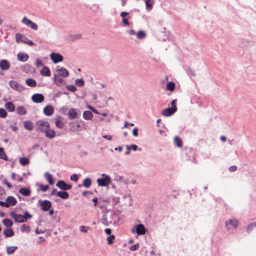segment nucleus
I'll list each match as a JSON object with an SVG mask.
<instances>
[{"mask_svg":"<svg viewBox=\"0 0 256 256\" xmlns=\"http://www.w3.org/2000/svg\"><path fill=\"white\" fill-rule=\"evenodd\" d=\"M96 182L99 186H106L108 188V185L112 183V179L109 175L102 174V177L97 179Z\"/></svg>","mask_w":256,"mask_h":256,"instance_id":"f257e3e1","label":"nucleus"},{"mask_svg":"<svg viewBox=\"0 0 256 256\" xmlns=\"http://www.w3.org/2000/svg\"><path fill=\"white\" fill-rule=\"evenodd\" d=\"M38 206L42 211L47 212L52 207V204L50 201L47 200H39L38 202Z\"/></svg>","mask_w":256,"mask_h":256,"instance_id":"f03ea898","label":"nucleus"},{"mask_svg":"<svg viewBox=\"0 0 256 256\" xmlns=\"http://www.w3.org/2000/svg\"><path fill=\"white\" fill-rule=\"evenodd\" d=\"M147 230L143 224H138L134 226L131 232L132 233L136 234L138 236H142L145 234Z\"/></svg>","mask_w":256,"mask_h":256,"instance_id":"7ed1b4c3","label":"nucleus"},{"mask_svg":"<svg viewBox=\"0 0 256 256\" xmlns=\"http://www.w3.org/2000/svg\"><path fill=\"white\" fill-rule=\"evenodd\" d=\"M80 123L84 124V122L82 120L80 121H72L68 123L69 129L70 131L73 132H76L82 130Z\"/></svg>","mask_w":256,"mask_h":256,"instance_id":"20e7f679","label":"nucleus"},{"mask_svg":"<svg viewBox=\"0 0 256 256\" xmlns=\"http://www.w3.org/2000/svg\"><path fill=\"white\" fill-rule=\"evenodd\" d=\"M69 120H72L79 118L81 116V112L79 109L70 108L67 114Z\"/></svg>","mask_w":256,"mask_h":256,"instance_id":"39448f33","label":"nucleus"},{"mask_svg":"<svg viewBox=\"0 0 256 256\" xmlns=\"http://www.w3.org/2000/svg\"><path fill=\"white\" fill-rule=\"evenodd\" d=\"M8 84L10 88L18 92H22L25 90V88L24 86L14 80L9 81Z\"/></svg>","mask_w":256,"mask_h":256,"instance_id":"423d86ee","label":"nucleus"},{"mask_svg":"<svg viewBox=\"0 0 256 256\" xmlns=\"http://www.w3.org/2000/svg\"><path fill=\"white\" fill-rule=\"evenodd\" d=\"M56 186L58 188L62 190H68L72 188V184L70 183H67L64 180H59L57 182Z\"/></svg>","mask_w":256,"mask_h":256,"instance_id":"0eeeda50","label":"nucleus"},{"mask_svg":"<svg viewBox=\"0 0 256 256\" xmlns=\"http://www.w3.org/2000/svg\"><path fill=\"white\" fill-rule=\"evenodd\" d=\"M50 57L53 63L54 64L62 62L64 60L63 56L60 54L58 52H52L50 55Z\"/></svg>","mask_w":256,"mask_h":256,"instance_id":"6e6552de","label":"nucleus"},{"mask_svg":"<svg viewBox=\"0 0 256 256\" xmlns=\"http://www.w3.org/2000/svg\"><path fill=\"white\" fill-rule=\"evenodd\" d=\"M22 22L34 30H36L38 29V26L37 24L33 22L30 20L26 16H24L22 20Z\"/></svg>","mask_w":256,"mask_h":256,"instance_id":"1a4fd4ad","label":"nucleus"},{"mask_svg":"<svg viewBox=\"0 0 256 256\" xmlns=\"http://www.w3.org/2000/svg\"><path fill=\"white\" fill-rule=\"evenodd\" d=\"M56 72H58V76L63 78H67L70 75L69 72L66 68L59 66H56Z\"/></svg>","mask_w":256,"mask_h":256,"instance_id":"9d476101","label":"nucleus"},{"mask_svg":"<svg viewBox=\"0 0 256 256\" xmlns=\"http://www.w3.org/2000/svg\"><path fill=\"white\" fill-rule=\"evenodd\" d=\"M238 224V220L236 219H234V220L230 219V220H226L225 222V226L228 230L230 229L231 228L230 226H232V228L236 229L237 228Z\"/></svg>","mask_w":256,"mask_h":256,"instance_id":"9b49d317","label":"nucleus"},{"mask_svg":"<svg viewBox=\"0 0 256 256\" xmlns=\"http://www.w3.org/2000/svg\"><path fill=\"white\" fill-rule=\"evenodd\" d=\"M10 216L16 222L18 223H24V218L23 214H18L15 211H12L10 212Z\"/></svg>","mask_w":256,"mask_h":256,"instance_id":"f8f14e48","label":"nucleus"},{"mask_svg":"<svg viewBox=\"0 0 256 256\" xmlns=\"http://www.w3.org/2000/svg\"><path fill=\"white\" fill-rule=\"evenodd\" d=\"M31 99L34 103L39 104L44 101V97L42 94L36 93L32 96Z\"/></svg>","mask_w":256,"mask_h":256,"instance_id":"ddd939ff","label":"nucleus"},{"mask_svg":"<svg viewBox=\"0 0 256 256\" xmlns=\"http://www.w3.org/2000/svg\"><path fill=\"white\" fill-rule=\"evenodd\" d=\"M44 114L46 116H50L54 112V108L51 104L46 106L43 110Z\"/></svg>","mask_w":256,"mask_h":256,"instance_id":"4468645a","label":"nucleus"},{"mask_svg":"<svg viewBox=\"0 0 256 256\" xmlns=\"http://www.w3.org/2000/svg\"><path fill=\"white\" fill-rule=\"evenodd\" d=\"M176 110L173 109L172 108L168 106L167 108H164L162 112V114L164 116H170L174 114Z\"/></svg>","mask_w":256,"mask_h":256,"instance_id":"2eb2a0df","label":"nucleus"},{"mask_svg":"<svg viewBox=\"0 0 256 256\" xmlns=\"http://www.w3.org/2000/svg\"><path fill=\"white\" fill-rule=\"evenodd\" d=\"M10 63L8 60L3 59L0 60V68L2 70H8L10 68Z\"/></svg>","mask_w":256,"mask_h":256,"instance_id":"dca6fc26","label":"nucleus"},{"mask_svg":"<svg viewBox=\"0 0 256 256\" xmlns=\"http://www.w3.org/2000/svg\"><path fill=\"white\" fill-rule=\"evenodd\" d=\"M45 120H39L36 122V126H37L36 130L38 132H40L44 133V132L45 128Z\"/></svg>","mask_w":256,"mask_h":256,"instance_id":"f3484780","label":"nucleus"},{"mask_svg":"<svg viewBox=\"0 0 256 256\" xmlns=\"http://www.w3.org/2000/svg\"><path fill=\"white\" fill-rule=\"evenodd\" d=\"M6 202H8L7 208L12 206L16 204L18 202L16 199L13 196H8L6 199Z\"/></svg>","mask_w":256,"mask_h":256,"instance_id":"a211bd4d","label":"nucleus"},{"mask_svg":"<svg viewBox=\"0 0 256 256\" xmlns=\"http://www.w3.org/2000/svg\"><path fill=\"white\" fill-rule=\"evenodd\" d=\"M63 118L60 116H57L54 118V122L56 126L60 128H62L64 125V123L62 122Z\"/></svg>","mask_w":256,"mask_h":256,"instance_id":"6ab92c4d","label":"nucleus"},{"mask_svg":"<svg viewBox=\"0 0 256 256\" xmlns=\"http://www.w3.org/2000/svg\"><path fill=\"white\" fill-rule=\"evenodd\" d=\"M28 39L26 36L20 33H17L16 34V40L18 43L22 42L25 44Z\"/></svg>","mask_w":256,"mask_h":256,"instance_id":"aec40b11","label":"nucleus"},{"mask_svg":"<svg viewBox=\"0 0 256 256\" xmlns=\"http://www.w3.org/2000/svg\"><path fill=\"white\" fill-rule=\"evenodd\" d=\"M28 55L25 53L20 52L17 54V59L18 60L22 62H25L28 59Z\"/></svg>","mask_w":256,"mask_h":256,"instance_id":"412c9836","label":"nucleus"},{"mask_svg":"<svg viewBox=\"0 0 256 256\" xmlns=\"http://www.w3.org/2000/svg\"><path fill=\"white\" fill-rule=\"evenodd\" d=\"M92 183V182L91 178H86L84 180L82 184H79L78 186L80 188L83 186L86 188H89L91 186Z\"/></svg>","mask_w":256,"mask_h":256,"instance_id":"4be33fe9","label":"nucleus"},{"mask_svg":"<svg viewBox=\"0 0 256 256\" xmlns=\"http://www.w3.org/2000/svg\"><path fill=\"white\" fill-rule=\"evenodd\" d=\"M40 74L44 76H50L51 75L50 69L46 66H44L40 71Z\"/></svg>","mask_w":256,"mask_h":256,"instance_id":"5701e85b","label":"nucleus"},{"mask_svg":"<svg viewBox=\"0 0 256 256\" xmlns=\"http://www.w3.org/2000/svg\"><path fill=\"white\" fill-rule=\"evenodd\" d=\"M18 192L24 196H28L30 195L31 190L26 187H22L19 190Z\"/></svg>","mask_w":256,"mask_h":256,"instance_id":"b1692460","label":"nucleus"},{"mask_svg":"<svg viewBox=\"0 0 256 256\" xmlns=\"http://www.w3.org/2000/svg\"><path fill=\"white\" fill-rule=\"evenodd\" d=\"M3 234L5 238H10L14 235V232L13 229L11 228H6L4 230Z\"/></svg>","mask_w":256,"mask_h":256,"instance_id":"393cba45","label":"nucleus"},{"mask_svg":"<svg viewBox=\"0 0 256 256\" xmlns=\"http://www.w3.org/2000/svg\"><path fill=\"white\" fill-rule=\"evenodd\" d=\"M6 109L9 112H13L16 110L14 103L12 102H7L4 104Z\"/></svg>","mask_w":256,"mask_h":256,"instance_id":"a878e982","label":"nucleus"},{"mask_svg":"<svg viewBox=\"0 0 256 256\" xmlns=\"http://www.w3.org/2000/svg\"><path fill=\"white\" fill-rule=\"evenodd\" d=\"M53 79L54 84L58 86H61L64 82V80L62 78H59V76L58 74H54Z\"/></svg>","mask_w":256,"mask_h":256,"instance_id":"bb28decb","label":"nucleus"},{"mask_svg":"<svg viewBox=\"0 0 256 256\" xmlns=\"http://www.w3.org/2000/svg\"><path fill=\"white\" fill-rule=\"evenodd\" d=\"M44 178L50 185H52L54 184V177L50 173L46 172L44 173Z\"/></svg>","mask_w":256,"mask_h":256,"instance_id":"cd10ccee","label":"nucleus"},{"mask_svg":"<svg viewBox=\"0 0 256 256\" xmlns=\"http://www.w3.org/2000/svg\"><path fill=\"white\" fill-rule=\"evenodd\" d=\"M82 117L86 120H91L94 117V114L90 110H85L83 112Z\"/></svg>","mask_w":256,"mask_h":256,"instance_id":"c85d7f7f","label":"nucleus"},{"mask_svg":"<svg viewBox=\"0 0 256 256\" xmlns=\"http://www.w3.org/2000/svg\"><path fill=\"white\" fill-rule=\"evenodd\" d=\"M24 126L25 129L30 131L34 128V124L32 121L27 120L24 122Z\"/></svg>","mask_w":256,"mask_h":256,"instance_id":"c756f323","label":"nucleus"},{"mask_svg":"<svg viewBox=\"0 0 256 256\" xmlns=\"http://www.w3.org/2000/svg\"><path fill=\"white\" fill-rule=\"evenodd\" d=\"M174 143L176 146L180 148L182 146V141L181 138L176 136L174 137Z\"/></svg>","mask_w":256,"mask_h":256,"instance_id":"7c9ffc66","label":"nucleus"},{"mask_svg":"<svg viewBox=\"0 0 256 256\" xmlns=\"http://www.w3.org/2000/svg\"><path fill=\"white\" fill-rule=\"evenodd\" d=\"M22 70L26 73L28 72H32L35 70L34 68L30 64H25L24 66L21 67Z\"/></svg>","mask_w":256,"mask_h":256,"instance_id":"2f4dec72","label":"nucleus"},{"mask_svg":"<svg viewBox=\"0 0 256 256\" xmlns=\"http://www.w3.org/2000/svg\"><path fill=\"white\" fill-rule=\"evenodd\" d=\"M44 133L46 137L49 139H52L56 136V132L54 130H50L48 131L46 130Z\"/></svg>","mask_w":256,"mask_h":256,"instance_id":"473e14b6","label":"nucleus"},{"mask_svg":"<svg viewBox=\"0 0 256 256\" xmlns=\"http://www.w3.org/2000/svg\"><path fill=\"white\" fill-rule=\"evenodd\" d=\"M58 197L63 199V200H67L70 197V194L66 190H63L59 191V193L58 194Z\"/></svg>","mask_w":256,"mask_h":256,"instance_id":"72a5a7b5","label":"nucleus"},{"mask_svg":"<svg viewBox=\"0 0 256 256\" xmlns=\"http://www.w3.org/2000/svg\"><path fill=\"white\" fill-rule=\"evenodd\" d=\"M82 37V34H70L68 36V40L70 42H74L75 40H79Z\"/></svg>","mask_w":256,"mask_h":256,"instance_id":"f704fd0d","label":"nucleus"},{"mask_svg":"<svg viewBox=\"0 0 256 256\" xmlns=\"http://www.w3.org/2000/svg\"><path fill=\"white\" fill-rule=\"evenodd\" d=\"M2 222L3 224L6 227V228H11L14 224L12 220L8 218H4L2 220Z\"/></svg>","mask_w":256,"mask_h":256,"instance_id":"c9c22d12","label":"nucleus"},{"mask_svg":"<svg viewBox=\"0 0 256 256\" xmlns=\"http://www.w3.org/2000/svg\"><path fill=\"white\" fill-rule=\"evenodd\" d=\"M26 84L30 87H35L36 86V82L32 78H28L26 80Z\"/></svg>","mask_w":256,"mask_h":256,"instance_id":"e433bc0d","label":"nucleus"},{"mask_svg":"<svg viewBox=\"0 0 256 256\" xmlns=\"http://www.w3.org/2000/svg\"><path fill=\"white\" fill-rule=\"evenodd\" d=\"M0 159H2L5 161H9L10 160L6 156L4 148L2 147H0ZM12 160H10V161Z\"/></svg>","mask_w":256,"mask_h":256,"instance_id":"4c0bfd02","label":"nucleus"},{"mask_svg":"<svg viewBox=\"0 0 256 256\" xmlns=\"http://www.w3.org/2000/svg\"><path fill=\"white\" fill-rule=\"evenodd\" d=\"M176 84L174 82H168L166 84V90L170 92H172L175 90Z\"/></svg>","mask_w":256,"mask_h":256,"instance_id":"58836bf2","label":"nucleus"},{"mask_svg":"<svg viewBox=\"0 0 256 256\" xmlns=\"http://www.w3.org/2000/svg\"><path fill=\"white\" fill-rule=\"evenodd\" d=\"M18 248L17 246H8L6 247V253L8 255L12 254Z\"/></svg>","mask_w":256,"mask_h":256,"instance_id":"ea45409f","label":"nucleus"},{"mask_svg":"<svg viewBox=\"0 0 256 256\" xmlns=\"http://www.w3.org/2000/svg\"><path fill=\"white\" fill-rule=\"evenodd\" d=\"M16 112L20 115H25L27 114L26 109L24 106H18L16 108Z\"/></svg>","mask_w":256,"mask_h":256,"instance_id":"a19ab883","label":"nucleus"},{"mask_svg":"<svg viewBox=\"0 0 256 256\" xmlns=\"http://www.w3.org/2000/svg\"><path fill=\"white\" fill-rule=\"evenodd\" d=\"M19 162L22 166H26L30 163V160L26 156H22L20 158Z\"/></svg>","mask_w":256,"mask_h":256,"instance_id":"79ce46f5","label":"nucleus"},{"mask_svg":"<svg viewBox=\"0 0 256 256\" xmlns=\"http://www.w3.org/2000/svg\"><path fill=\"white\" fill-rule=\"evenodd\" d=\"M146 3V8L150 10L153 8V5L154 3L152 0H144Z\"/></svg>","mask_w":256,"mask_h":256,"instance_id":"37998d69","label":"nucleus"},{"mask_svg":"<svg viewBox=\"0 0 256 256\" xmlns=\"http://www.w3.org/2000/svg\"><path fill=\"white\" fill-rule=\"evenodd\" d=\"M36 185L38 186H39V188L38 190H40L43 192H46L50 188L49 185L48 184L44 185L42 184L37 183Z\"/></svg>","mask_w":256,"mask_h":256,"instance_id":"c03bdc74","label":"nucleus"},{"mask_svg":"<svg viewBox=\"0 0 256 256\" xmlns=\"http://www.w3.org/2000/svg\"><path fill=\"white\" fill-rule=\"evenodd\" d=\"M84 80L83 78H76L75 80V84L78 87H82L84 86Z\"/></svg>","mask_w":256,"mask_h":256,"instance_id":"a18cd8bd","label":"nucleus"},{"mask_svg":"<svg viewBox=\"0 0 256 256\" xmlns=\"http://www.w3.org/2000/svg\"><path fill=\"white\" fill-rule=\"evenodd\" d=\"M136 38L138 39H143L146 37V33L142 30H140L136 32Z\"/></svg>","mask_w":256,"mask_h":256,"instance_id":"49530a36","label":"nucleus"},{"mask_svg":"<svg viewBox=\"0 0 256 256\" xmlns=\"http://www.w3.org/2000/svg\"><path fill=\"white\" fill-rule=\"evenodd\" d=\"M24 222H26L28 220H30L32 218V215L29 213L28 211H24L23 214Z\"/></svg>","mask_w":256,"mask_h":256,"instance_id":"de8ad7c7","label":"nucleus"},{"mask_svg":"<svg viewBox=\"0 0 256 256\" xmlns=\"http://www.w3.org/2000/svg\"><path fill=\"white\" fill-rule=\"evenodd\" d=\"M115 236L114 234H110L107 238V243L109 245L112 244L114 242Z\"/></svg>","mask_w":256,"mask_h":256,"instance_id":"09e8293b","label":"nucleus"},{"mask_svg":"<svg viewBox=\"0 0 256 256\" xmlns=\"http://www.w3.org/2000/svg\"><path fill=\"white\" fill-rule=\"evenodd\" d=\"M20 230L22 232H29L30 231V226H26V224H22L20 226Z\"/></svg>","mask_w":256,"mask_h":256,"instance_id":"8fccbe9b","label":"nucleus"},{"mask_svg":"<svg viewBox=\"0 0 256 256\" xmlns=\"http://www.w3.org/2000/svg\"><path fill=\"white\" fill-rule=\"evenodd\" d=\"M68 110V108L67 106H64L60 108L59 112L62 114L67 115Z\"/></svg>","mask_w":256,"mask_h":256,"instance_id":"3c124183","label":"nucleus"},{"mask_svg":"<svg viewBox=\"0 0 256 256\" xmlns=\"http://www.w3.org/2000/svg\"><path fill=\"white\" fill-rule=\"evenodd\" d=\"M100 201H102L106 204H110L112 202V198L110 197H100Z\"/></svg>","mask_w":256,"mask_h":256,"instance_id":"603ef678","label":"nucleus"},{"mask_svg":"<svg viewBox=\"0 0 256 256\" xmlns=\"http://www.w3.org/2000/svg\"><path fill=\"white\" fill-rule=\"evenodd\" d=\"M8 116L6 110L4 108H0V118H4Z\"/></svg>","mask_w":256,"mask_h":256,"instance_id":"864d4df0","label":"nucleus"},{"mask_svg":"<svg viewBox=\"0 0 256 256\" xmlns=\"http://www.w3.org/2000/svg\"><path fill=\"white\" fill-rule=\"evenodd\" d=\"M106 216V214L102 215V218H101V222L104 226H109V222H108Z\"/></svg>","mask_w":256,"mask_h":256,"instance_id":"5fc2aeb1","label":"nucleus"},{"mask_svg":"<svg viewBox=\"0 0 256 256\" xmlns=\"http://www.w3.org/2000/svg\"><path fill=\"white\" fill-rule=\"evenodd\" d=\"M66 88L68 90L72 92H75L77 90L76 87L74 85H67L66 86Z\"/></svg>","mask_w":256,"mask_h":256,"instance_id":"6e6d98bb","label":"nucleus"},{"mask_svg":"<svg viewBox=\"0 0 256 256\" xmlns=\"http://www.w3.org/2000/svg\"><path fill=\"white\" fill-rule=\"evenodd\" d=\"M256 224H255V222H252V223L249 224L246 228V230L248 233H250L252 230L253 229L254 227H256Z\"/></svg>","mask_w":256,"mask_h":256,"instance_id":"4d7b16f0","label":"nucleus"},{"mask_svg":"<svg viewBox=\"0 0 256 256\" xmlns=\"http://www.w3.org/2000/svg\"><path fill=\"white\" fill-rule=\"evenodd\" d=\"M90 229V228L86 226H81L80 227V230L81 232H84V233H87L88 230Z\"/></svg>","mask_w":256,"mask_h":256,"instance_id":"13d9d810","label":"nucleus"},{"mask_svg":"<svg viewBox=\"0 0 256 256\" xmlns=\"http://www.w3.org/2000/svg\"><path fill=\"white\" fill-rule=\"evenodd\" d=\"M78 178L79 176L76 174H72L70 176V180L74 182H76L78 180Z\"/></svg>","mask_w":256,"mask_h":256,"instance_id":"bf43d9fd","label":"nucleus"},{"mask_svg":"<svg viewBox=\"0 0 256 256\" xmlns=\"http://www.w3.org/2000/svg\"><path fill=\"white\" fill-rule=\"evenodd\" d=\"M130 148H131V150L134 151H136V150L142 151V148H138V146L135 144H131Z\"/></svg>","mask_w":256,"mask_h":256,"instance_id":"052dcab7","label":"nucleus"},{"mask_svg":"<svg viewBox=\"0 0 256 256\" xmlns=\"http://www.w3.org/2000/svg\"><path fill=\"white\" fill-rule=\"evenodd\" d=\"M176 99L173 100L171 101V108L177 111L178 108L176 107Z\"/></svg>","mask_w":256,"mask_h":256,"instance_id":"680f3d73","label":"nucleus"},{"mask_svg":"<svg viewBox=\"0 0 256 256\" xmlns=\"http://www.w3.org/2000/svg\"><path fill=\"white\" fill-rule=\"evenodd\" d=\"M140 244L138 243H136L134 244V245H132L130 246V249L132 251H135L138 248H139Z\"/></svg>","mask_w":256,"mask_h":256,"instance_id":"e2e57ef3","label":"nucleus"},{"mask_svg":"<svg viewBox=\"0 0 256 256\" xmlns=\"http://www.w3.org/2000/svg\"><path fill=\"white\" fill-rule=\"evenodd\" d=\"M122 23L124 26H129L130 25L128 19L126 18H122Z\"/></svg>","mask_w":256,"mask_h":256,"instance_id":"0e129e2a","label":"nucleus"},{"mask_svg":"<svg viewBox=\"0 0 256 256\" xmlns=\"http://www.w3.org/2000/svg\"><path fill=\"white\" fill-rule=\"evenodd\" d=\"M36 64L37 67H39L40 66H44L42 62L38 58L36 60Z\"/></svg>","mask_w":256,"mask_h":256,"instance_id":"69168bd1","label":"nucleus"},{"mask_svg":"<svg viewBox=\"0 0 256 256\" xmlns=\"http://www.w3.org/2000/svg\"><path fill=\"white\" fill-rule=\"evenodd\" d=\"M188 74H190L192 76H195L196 75L195 72L194 70H193L190 66L188 67L187 70H186Z\"/></svg>","mask_w":256,"mask_h":256,"instance_id":"338daca9","label":"nucleus"},{"mask_svg":"<svg viewBox=\"0 0 256 256\" xmlns=\"http://www.w3.org/2000/svg\"><path fill=\"white\" fill-rule=\"evenodd\" d=\"M114 180L117 182L124 181V177L122 176L116 175L114 176Z\"/></svg>","mask_w":256,"mask_h":256,"instance_id":"774afa93","label":"nucleus"}]
</instances>
